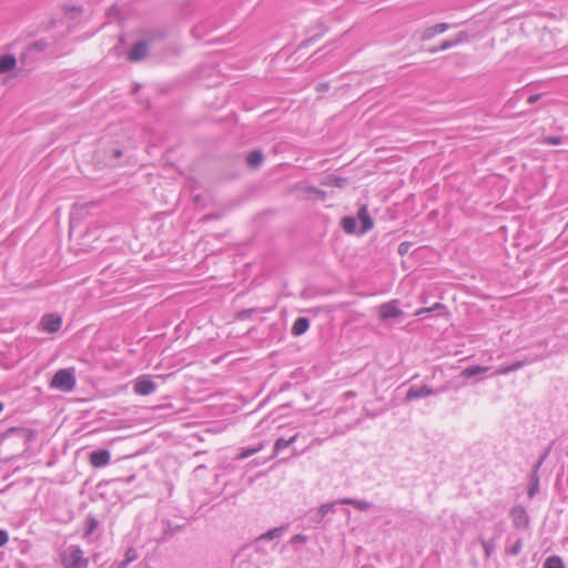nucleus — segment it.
<instances>
[{
    "label": "nucleus",
    "mask_w": 568,
    "mask_h": 568,
    "mask_svg": "<svg viewBox=\"0 0 568 568\" xmlns=\"http://www.w3.org/2000/svg\"><path fill=\"white\" fill-rule=\"evenodd\" d=\"M61 561L64 568H84L88 566V559L78 546H69L61 552Z\"/></svg>",
    "instance_id": "1"
},
{
    "label": "nucleus",
    "mask_w": 568,
    "mask_h": 568,
    "mask_svg": "<svg viewBox=\"0 0 568 568\" xmlns=\"http://www.w3.org/2000/svg\"><path fill=\"white\" fill-rule=\"evenodd\" d=\"M342 227L346 233H353L356 230V220L352 216H346L342 220Z\"/></svg>",
    "instance_id": "25"
},
{
    "label": "nucleus",
    "mask_w": 568,
    "mask_h": 568,
    "mask_svg": "<svg viewBox=\"0 0 568 568\" xmlns=\"http://www.w3.org/2000/svg\"><path fill=\"white\" fill-rule=\"evenodd\" d=\"M95 523H92L91 528H89V531H92V528H94Z\"/></svg>",
    "instance_id": "39"
},
{
    "label": "nucleus",
    "mask_w": 568,
    "mask_h": 568,
    "mask_svg": "<svg viewBox=\"0 0 568 568\" xmlns=\"http://www.w3.org/2000/svg\"><path fill=\"white\" fill-rule=\"evenodd\" d=\"M283 534H284V528L283 527H276V528H273V529L268 530L265 534H262L258 537V540L278 539V538H281L283 536Z\"/></svg>",
    "instance_id": "18"
},
{
    "label": "nucleus",
    "mask_w": 568,
    "mask_h": 568,
    "mask_svg": "<svg viewBox=\"0 0 568 568\" xmlns=\"http://www.w3.org/2000/svg\"><path fill=\"white\" fill-rule=\"evenodd\" d=\"M544 568H565V565L559 556H550L546 559Z\"/></svg>",
    "instance_id": "24"
},
{
    "label": "nucleus",
    "mask_w": 568,
    "mask_h": 568,
    "mask_svg": "<svg viewBox=\"0 0 568 568\" xmlns=\"http://www.w3.org/2000/svg\"><path fill=\"white\" fill-rule=\"evenodd\" d=\"M262 448H263L262 444H260L258 446L253 447V448H244L239 454V458L240 459L248 458L250 456L254 455L255 453H258L260 450H262Z\"/></svg>",
    "instance_id": "26"
},
{
    "label": "nucleus",
    "mask_w": 568,
    "mask_h": 568,
    "mask_svg": "<svg viewBox=\"0 0 568 568\" xmlns=\"http://www.w3.org/2000/svg\"><path fill=\"white\" fill-rule=\"evenodd\" d=\"M9 536L6 530L0 529V547L4 546L8 542Z\"/></svg>",
    "instance_id": "31"
},
{
    "label": "nucleus",
    "mask_w": 568,
    "mask_h": 568,
    "mask_svg": "<svg viewBox=\"0 0 568 568\" xmlns=\"http://www.w3.org/2000/svg\"><path fill=\"white\" fill-rule=\"evenodd\" d=\"M444 307H445V306H444L443 304H440V303H436V304H434V306L428 307V308H427V311H429V313H430V312H434V311H437V310H442V308H444Z\"/></svg>",
    "instance_id": "33"
},
{
    "label": "nucleus",
    "mask_w": 568,
    "mask_h": 568,
    "mask_svg": "<svg viewBox=\"0 0 568 568\" xmlns=\"http://www.w3.org/2000/svg\"><path fill=\"white\" fill-rule=\"evenodd\" d=\"M337 503L339 505H352L362 511L368 510L372 507V504L366 500H358V499H353V498L338 499Z\"/></svg>",
    "instance_id": "13"
},
{
    "label": "nucleus",
    "mask_w": 568,
    "mask_h": 568,
    "mask_svg": "<svg viewBox=\"0 0 568 568\" xmlns=\"http://www.w3.org/2000/svg\"><path fill=\"white\" fill-rule=\"evenodd\" d=\"M346 183V180L339 176L335 175H327L325 176L321 184L326 186H336V187H343Z\"/></svg>",
    "instance_id": "16"
},
{
    "label": "nucleus",
    "mask_w": 568,
    "mask_h": 568,
    "mask_svg": "<svg viewBox=\"0 0 568 568\" xmlns=\"http://www.w3.org/2000/svg\"><path fill=\"white\" fill-rule=\"evenodd\" d=\"M328 88L327 84H321V90H326Z\"/></svg>",
    "instance_id": "38"
},
{
    "label": "nucleus",
    "mask_w": 568,
    "mask_h": 568,
    "mask_svg": "<svg viewBox=\"0 0 568 568\" xmlns=\"http://www.w3.org/2000/svg\"><path fill=\"white\" fill-rule=\"evenodd\" d=\"M544 143L552 144V145H558V144L561 143V139L559 136L546 138L544 140Z\"/></svg>",
    "instance_id": "30"
},
{
    "label": "nucleus",
    "mask_w": 568,
    "mask_h": 568,
    "mask_svg": "<svg viewBox=\"0 0 568 568\" xmlns=\"http://www.w3.org/2000/svg\"><path fill=\"white\" fill-rule=\"evenodd\" d=\"M539 100V95L538 94H532L528 98V103L529 104H534L536 103L537 101Z\"/></svg>",
    "instance_id": "34"
},
{
    "label": "nucleus",
    "mask_w": 568,
    "mask_h": 568,
    "mask_svg": "<svg viewBox=\"0 0 568 568\" xmlns=\"http://www.w3.org/2000/svg\"><path fill=\"white\" fill-rule=\"evenodd\" d=\"M148 45L144 41L138 42L133 45L131 51L129 52V60L139 61L146 57Z\"/></svg>",
    "instance_id": "9"
},
{
    "label": "nucleus",
    "mask_w": 568,
    "mask_h": 568,
    "mask_svg": "<svg viewBox=\"0 0 568 568\" xmlns=\"http://www.w3.org/2000/svg\"><path fill=\"white\" fill-rule=\"evenodd\" d=\"M2 409H3V404L0 403V413L2 412Z\"/></svg>",
    "instance_id": "42"
},
{
    "label": "nucleus",
    "mask_w": 568,
    "mask_h": 568,
    "mask_svg": "<svg viewBox=\"0 0 568 568\" xmlns=\"http://www.w3.org/2000/svg\"><path fill=\"white\" fill-rule=\"evenodd\" d=\"M425 313H429V311H427V308H419L418 311H416L415 315L420 316Z\"/></svg>",
    "instance_id": "35"
},
{
    "label": "nucleus",
    "mask_w": 568,
    "mask_h": 568,
    "mask_svg": "<svg viewBox=\"0 0 568 568\" xmlns=\"http://www.w3.org/2000/svg\"><path fill=\"white\" fill-rule=\"evenodd\" d=\"M17 60L11 54L0 57V73H6L16 68Z\"/></svg>",
    "instance_id": "15"
},
{
    "label": "nucleus",
    "mask_w": 568,
    "mask_h": 568,
    "mask_svg": "<svg viewBox=\"0 0 568 568\" xmlns=\"http://www.w3.org/2000/svg\"><path fill=\"white\" fill-rule=\"evenodd\" d=\"M246 162L252 168L258 166L263 162V154L260 151H252L247 155Z\"/></svg>",
    "instance_id": "22"
},
{
    "label": "nucleus",
    "mask_w": 568,
    "mask_h": 568,
    "mask_svg": "<svg viewBox=\"0 0 568 568\" xmlns=\"http://www.w3.org/2000/svg\"><path fill=\"white\" fill-rule=\"evenodd\" d=\"M488 369H489V367H487V366H478V365H476V366H470V367L465 368L462 372L460 375L463 377L470 378V377L476 376L478 374L486 373Z\"/></svg>",
    "instance_id": "17"
},
{
    "label": "nucleus",
    "mask_w": 568,
    "mask_h": 568,
    "mask_svg": "<svg viewBox=\"0 0 568 568\" xmlns=\"http://www.w3.org/2000/svg\"><path fill=\"white\" fill-rule=\"evenodd\" d=\"M483 548H484L485 555L487 557H489L494 552V550H495V545L493 542H490V541L484 540L483 541Z\"/></svg>",
    "instance_id": "28"
},
{
    "label": "nucleus",
    "mask_w": 568,
    "mask_h": 568,
    "mask_svg": "<svg viewBox=\"0 0 568 568\" xmlns=\"http://www.w3.org/2000/svg\"><path fill=\"white\" fill-rule=\"evenodd\" d=\"M294 542H305L306 541V537L303 536V535H296L293 537L292 539Z\"/></svg>",
    "instance_id": "32"
},
{
    "label": "nucleus",
    "mask_w": 568,
    "mask_h": 568,
    "mask_svg": "<svg viewBox=\"0 0 568 568\" xmlns=\"http://www.w3.org/2000/svg\"><path fill=\"white\" fill-rule=\"evenodd\" d=\"M510 516L516 527H527L529 524V517L523 506L513 507Z\"/></svg>",
    "instance_id": "6"
},
{
    "label": "nucleus",
    "mask_w": 568,
    "mask_h": 568,
    "mask_svg": "<svg viewBox=\"0 0 568 568\" xmlns=\"http://www.w3.org/2000/svg\"><path fill=\"white\" fill-rule=\"evenodd\" d=\"M95 523H92L91 528H89V531H92V528H94Z\"/></svg>",
    "instance_id": "40"
},
{
    "label": "nucleus",
    "mask_w": 568,
    "mask_h": 568,
    "mask_svg": "<svg viewBox=\"0 0 568 568\" xmlns=\"http://www.w3.org/2000/svg\"><path fill=\"white\" fill-rule=\"evenodd\" d=\"M521 551V540L518 539L513 546L511 548L508 550V552L513 556H516L518 555L519 552Z\"/></svg>",
    "instance_id": "29"
},
{
    "label": "nucleus",
    "mask_w": 568,
    "mask_h": 568,
    "mask_svg": "<svg viewBox=\"0 0 568 568\" xmlns=\"http://www.w3.org/2000/svg\"><path fill=\"white\" fill-rule=\"evenodd\" d=\"M61 317L55 316L53 314L44 315L40 322L43 331L49 333H54L60 329L61 327Z\"/></svg>",
    "instance_id": "7"
},
{
    "label": "nucleus",
    "mask_w": 568,
    "mask_h": 568,
    "mask_svg": "<svg viewBox=\"0 0 568 568\" xmlns=\"http://www.w3.org/2000/svg\"><path fill=\"white\" fill-rule=\"evenodd\" d=\"M403 315V311L398 307V302L393 300L378 306V316L381 320L397 318Z\"/></svg>",
    "instance_id": "3"
},
{
    "label": "nucleus",
    "mask_w": 568,
    "mask_h": 568,
    "mask_svg": "<svg viewBox=\"0 0 568 568\" xmlns=\"http://www.w3.org/2000/svg\"><path fill=\"white\" fill-rule=\"evenodd\" d=\"M524 366V362H516L511 365L500 366L495 371V375H506L510 372L517 371Z\"/></svg>",
    "instance_id": "21"
},
{
    "label": "nucleus",
    "mask_w": 568,
    "mask_h": 568,
    "mask_svg": "<svg viewBox=\"0 0 568 568\" xmlns=\"http://www.w3.org/2000/svg\"><path fill=\"white\" fill-rule=\"evenodd\" d=\"M449 28V26L447 23H437L433 27H429V28H426L420 38L422 40H429L432 39L433 37H435L436 34H439V33H444L445 31H447Z\"/></svg>",
    "instance_id": "10"
},
{
    "label": "nucleus",
    "mask_w": 568,
    "mask_h": 568,
    "mask_svg": "<svg viewBox=\"0 0 568 568\" xmlns=\"http://www.w3.org/2000/svg\"><path fill=\"white\" fill-rule=\"evenodd\" d=\"M436 393H437V390H434L433 388H430L427 385H424L422 387L412 386L406 394V399L413 400V399H417V398L427 397V396L434 395Z\"/></svg>",
    "instance_id": "8"
},
{
    "label": "nucleus",
    "mask_w": 568,
    "mask_h": 568,
    "mask_svg": "<svg viewBox=\"0 0 568 568\" xmlns=\"http://www.w3.org/2000/svg\"><path fill=\"white\" fill-rule=\"evenodd\" d=\"M310 327V321L306 317H298L293 326H292V334L294 336H300L304 334Z\"/></svg>",
    "instance_id": "14"
},
{
    "label": "nucleus",
    "mask_w": 568,
    "mask_h": 568,
    "mask_svg": "<svg viewBox=\"0 0 568 568\" xmlns=\"http://www.w3.org/2000/svg\"><path fill=\"white\" fill-rule=\"evenodd\" d=\"M297 435L292 436L290 439L278 438L274 445V455H277L282 449L295 443Z\"/></svg>",
    "instance_id": "20"
},
{
    "label": "nucleus",
    "mask_w": 568,
    "mask_h": 568,
    "mask_svg": "<svg viewBox=\"0 0 568 568\" xmlns=\"http://www.w3.org/2000/svg\"><path fill=\"white\" fill-rule=\"evenodd\" d=\"M95 523H92L91 528H89V531H92V528H94Z\"/></svg>",
    "instance_id": "41"
},
{
    "label": "nucleus",
    "mask_w": 568,
    "mask_h": 568,
    "mask_svg": "<svg viewBox=\"0 0 568 568\" xmlns=\"http://www.w3.org/2000/svg\"><path fill=\"white\" fill-rule=\"evenodd\" d=\"M138 559V551L134 548H129L125 552V559L119 562L116 568H125L130 562Z\"/></svg>",
    "instance_id": "23"
},
{
    "label": "nucleus",
    "mask_w": 568,
    "mask_h": 568,
    "mask_svg": "<svg viewBox=\"0 0 568 568\" xmlns=\"http://www.w3.org/2000/svg\"><path fill=\"white\" fill-rule=\"evenodd\" d=\"M111 454L108 449L94 450L90 454V464L95 467H104L110 463Z\"/></svg>",
    "instance_id": "5"
},
{
    "label": "nucleus",
    "mask_w": 568,
    "mask_h": 568,
    "mask_svg": "<svg viewBox=\"0 0 568 568\" xmlns=\"http://www.w3.org/2000/svg\"><path fill=\"white\" fill-rule=\"evenodd\" d=\"M75 386L74 372L71 368L59 369L50 382V387L62 392H71Z\"/></svg>",
    "instance_id": "2"
},
{
    "label": "nucleus",
    "mask_w": 568,
    "mask_h": 568,
    "mask_svg": "<svg viewBox=\"0 0 568 568\" xmlns=\"http://www.w3.org/2000/svg\"><path fill=\"white\" fill-rule=\"evenodd\" d=\"M536 486H537V485H535L534 487L529 488V495H530V496H534L535 490H536Z\"/></svg>",
    "instance_id": "36"
},
{
    "label": "nucleus",
    "mask_w": 568,
    "mask_h": 568,
    "mask_svg": "<svg viewBox=\"0 0 568 568\" xmlns=\"http://www.w3.org/2000/svg\"><path fill=\"white\" fill-rule=\"evenodd\" d=\"M357 219L361 222V233L362 234L368 232L374 225L366 207H362L358 211Z\"/></svg>",
    "instance_id": "11"
},
{
    "label": "nucleus",
    "mask_w": 568,
    "mask_h": 568,
    "mask_svg": "<svg viewBox=\"0 0 568 568\" xmlns=\"http://www.w3.org/2000/svg\"><path fill=\"white\" fill-rule=\"evenodd\" d=\"M438 50H439V48H432V49H429V52L435 53V52H437Z\"/></svg>",
    "instance_id": "37"
},
{
    "label": "nucleus",
    "mask_w": 568,
    "mask_h": 568,
    "mask_svg": "<svg viewBox=\"0 0 568 568\" xmlns=\"http://www.w3.org/2000/svg\"><path fill=\"white\" fill-rule=\"evenodd\" d=\"M468 39H469V37H468L467 32L462 31L458 34H456L453 39L445 40L440 44L439 50H447V49L458 45L463 42H467Z\"/></svg>",
    "instance_id": "12"
},
{
    "label": "nucleus",
    "mask_w": 568,
    "mask_h": 568,
    "mask_svg": "<svg viewBox=\"0 0 568 568\" xmlns=\"http://www.w3.org/2000/svg\"><path fill=\"white\" fill-rule=\"evenodd\" d=\"M49 47V43L48 41L45 40H38V41H34L31 45H30V50H33V51H37V52H43L48 49Z\"/></svg>",
    "instance_id": "27"
},
{
    "label": "nucleus",
    "mask_w": 568,
    "mask_h": 568,
    "mask_svg": "<svg viewBox=\"0 0 568 568\" xmlns=\"http://www.w3.org/2000/svg\"><path fill=\"white\" fill-rule=\"evenodd\" d=\"M156 384L149 376H140L134 381L133 392L136 395L146 396L154 393Z\"/></svg>",
    "instance_id": "4"
},
{
    "label": "nucleus",
    "mask_w": 568,
    "mask_h": 568,
    "mask_svg": "<svg viewBox=\"0 0 568 568\" xmlns=\"http://www.w3.org/2000/svg\"><path fill=\"white\" fill-rule=\"evenodd\" d=\"M336 505H339V504L337 501H334V503H326V504L321 505L320 508L317 509L316 521L321 523L329 511L334 510V507Z\"/></svg>",
    "instance_id": "19"
}]
</instances>
